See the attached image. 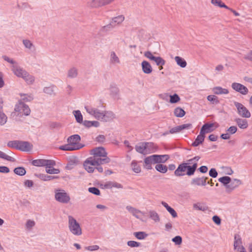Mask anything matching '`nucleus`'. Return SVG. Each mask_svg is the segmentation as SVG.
Here are the masks:
<instances>
[{
	"instance_id": "3",
	"label": "nucleus",
	"mask_w": 252,
	"mask_h": 252,
	"mask_svg": "<svg viewBox=\"0 0 252 252\" xmlns=\"http://www.w3.org/2000/svg\"><path fill=\"white\" fill-rule=\"evenodd\" d=\"M68 226L70 232L74 235L80 236L82 234V228L79 222L72 216H68Z\"/></svg>"
},
{
	"instance_id": "17",
	"label": "nucleus",
	"mask_w": 252,
	"mask_h": 252,
	"mask_svg": "<svg viewBox=\"0 0 252 252\" xmlns=\"http://www.w3.org/2000/svg\"><path fill=\"white\" fill-rule=\"evenodd\" d=\"M241 184V180L237 179H234L233 180L231 179V182L229 183L226 190L227 192H230L234 190L235 188H237Z\"/></svg>"
},
{
	"instance_id": "35",
	"label": "nucleus",
	"mask_w": 252,
	"mask_h": 252,
	"mask_svg": "<svg viewBox=\"0 0 252 252\" xmlns=\"http://www.w3.org/2000/svg\"><path fill=\"white\" fill-rule=\"evenodd\" d=\"M204 138L205 135H203V134L201 135V134L199 133V134L197 136L194 141L192 143V145L194 147L198 146L204 141Z\"/></svg>"
},
{
	"instance_id": "25",
	"label": "nucleus",
	"mask_w": 252,
	"mask_h": 252,
	"mask_svg": "<svg viewBox=\"0 0 252 252\" xmlns=\"http://www.w3.org/2000/svg\"><path fill=\"white\" fill-rule=\"evenodd\" d=\"M141 66L144 73L150 74L152 72V67L148 62L146 61H143L141 63Z\"/></svg>"
},
{
	"instance_id": "16",
	"label": "nucleus",
	"mask_w": 252,
	"mask_h": 252,
	"mask_svg": "<svg viewBox=\"0 0 252 252\" xmlns=\"http://www.w3.org/2000/svg\"><path fill=\"white\" fill-rule=\"evenodd\" d=\"M152 158L154 159V163L160 164V163L165 162L169 159V156L168 155H152Z\"/></svg>"
},
{
	"instance_id": "41",
	"label": "nucleus",
	"mask_w": 252,
	"mask_h": 252,
	"mask_svg": "<svg viewBox=\"0 0 252 252\" xmlns=\"http://www.w3.org/2000/svg\"><path fill=\"white\" fill-rule=\"evenodd\" d=\"M193 207L194 209L206 211L208 210V207L204 204H202L200 203H197L193 204Z\"/></svg>"
},
{
	"instance_id": "39",
	"label": "nucleus",
	"mask_w": 252,
	"mask_h": 252,
	"mask_svg": "<svg viewBox=\"0 0 252 252\" xmlns=\"http://www.w3.org/2000/svg\"><path fill=\"white\" fill-rule=\"evenodd\" d=\"M174 114L177 117L182 118L185 115V111L181 107H176L174 111Z\"/></svg>"
},
{
	"instance_id": "54",
	"label": "nucleus",
	"mask_w": 252,
	"mask_h": 252,
	"mask_svg": "<svg viewBox=\"0 0 252 252\" xmlns=\"http://www.w3.org/2000/svg\"><path fill=\"white\" fill-rule=\"evenodd\" d=\"M0 158L2 159H5L7 161H11V162H14L15 161V159L14 158L6 155L5 153H4L0 151Z\"/></svg>"
},
{
	"instance_id": "4",
	"label": "nucleus",
	"mask_w": 252,
	"mask_h": 252,
	"mask_svg": "<svg viewBox=\"0 0 252 252\" xmlns=\"http://www.w3.org/2000/svg\"><path fill=\"white\" fill-rule=\"evenodd\" d=\"M85 109L88 113L93 116L98 120H101L104 116L103 114L104 110H103L104 106L102 104L101 105L100 108H94L90 106H86Z\"/></svg>"
},
{
	"instance_id": "38",
	"label": "nucleus",
	"mask_w": 252,
	"mask_h": 252,
	"mask_svg": "<svg viewBox=\"0 0 252 252\" xmlns=\"http://www.w3.org/2000/svg\"><path fill=\"white\" fill-rule=\"evenodd\" d=\"M200 158V157L199 156H195L194 158L188 159L186 162H185L187 165H194V164L195 165V167H197V162Z\"/></svg>"
},
{
	"instance_id": "7",
	"label": "nucleus",
	"mask_w": 252,
	"mask_h": 252,
	"mask_svg": "<svg viewBox=\"0 0 252 252\" xmlns=\"http://www.w3.org/2000/svg\"><path fill=\"white\" fill-rule=\"evenodd\" d=\"M32 164L35 166H46L47 168H51L56 165V162L54 160L37 159L32 161Z\"/></svg>"
},
{
	"instance_id": "59",
	"label": "nucleus",
	"mask_w": 252,
	"mask_h": 252,
	"mask_svg": "<svg viewBox=\"0 0 252 252\" xmlns=\"http://www.w3.org/2000/svg\"><path fill=\"white\" fill-rule=\"evenodd\" d=\"M88 190L90 192L96 195H99L100 194V190L96 187L89 188Z\"/></svg>"
},
{
	"instance_id": "22",
	"label": "nucleus",
	"mask_w": 252,
	"mask_h": 252,
	"mask_svg": "<svg viewBox=\"0 0 252 252\" xmlns=\"http://www.w3.org/2000/svg\"><path fill=\"white\" fill-rule=\"evenodd\" d=\"M110 95L115 99H118L119 97V90L115 84H111L110 87Z\"/></svg>"
},
{
	"instance_id": "64",
	"label": "nucleus",
	"mask_w": 252,
	"mask_h": 252,
	"mask_svg": "<svg viewBox=\"0 0 252 252\" xmlns=\"http://www.w3.org/2000/svg\"><path fill=\"white\" fill-rule=\"evenodd\" d=\"M209 175L212 178H216L218 176V172L215 168H211L209 171Z\"/></svg>"
},
{
	"instance_id": "55",
	"label": "nucleus",
	"mask_w": 252,
	"mask_h": 252,
	"mask_svg": "<svg viewBox=\"0 0 252 252\" xmlns=\"http://www.w3.org/2000/svg\"><path fill=\"white\" fill-rule=\"evenodd\" d=\"M207 100L214 104L219 103L220 101L218 100V97L214 95H209L207 97Z\"/></svg>"
},
{
	"instance_id": "45",
	"label": "nucleus",
	"mask_w": 252,
	"mask_h": 252,
	"mask_svg": "<svg viewBox=\"0 0 252 252\" xmlns=\"http://www.w3.org/2000/svg\"><path fill=\"white\" fill-rule=\"evenodd\" d=\"M13 171L15 174L21 176L25 175L26 173V169L23 167H16Z\"/></svg>"
},
{
	"instance_id": "63",
	"label": "nucleus",
	"mask_w": 252,
	"mask_h": 252,
	"mask_svg": "<svg viewBox=\"0 0 252 252\" xmlns=\"http://www.w3.org/2000/svg\"><path fill=\"white\" fill-rule=\"evenodd\" d=\"M237 130V127L236 126H231L226 130V132L230 135L235 133Z\"/></svg>"
},
{
	"instance_id": "48",
	"label": "nucleus",
	"mask_w": 252,
	"mask_h": 252,
	"mask_svg": "<svg viewBox=\"0 0 252 252\" xmlns=\"http://www.w3.org/2000/svg\"><path fill=\"white\" fill-rule=\"evenodd\" d=\"M20 140H13V141H10L7 143V146L12 148H14L17 150H19V144H20Z\"/></svg>"
},
{
	"instance_id": "49",
	"label": "nucleus",
	"mask_w": 252,
	"mask_h": 252,
	"mask_svg": "<svg viewBox=\"0 0 252 252\" xmlns=\"http://www.w3.org/2000/svg\"><path fill=\"white\" fill-rule=\"evenodd\" d=\"M56 86L51 85L49 87H44L43 89V92L46 94L52 95L54 94Z\"/></svg>"
},
{
	"instance_id": "44",
	"label": "nucleus",
	"mask_w": 252,
	"mask_h": 252,
	"mask_svg": "<svg viewBox=\"0 0 252 252\" xmlns=\"http://www.w3.org/2000/svg\"><path fill=\"white\" fill-rule=\"evenodd\" d=\"M73 114L77 123L81 124L83 123V116L79 110H75L73 111Z\"/></svg>"
},
{
	"instance_id": "20",
	"label": "nucleus",
	"mask_w": 252,
	"mask_h": 252,
	"mask_svg": "<svg viewBox=\"0 0 252 252\" xmlns=\"http://www.w3.org/2000/svg\"><path fill=\"white\" fill-rule=\"evenodd\" d=\"M22 43L27 49H28L31 53L35 52L36 48L35 45L29 39H25L22 40Z\"/></svg>"
},
{
	"instance_id": "42",
	"label": "nucleus",
	"mask_w": 252,
	"mask_h": 252,
	"mask_svg": "<svg viewBox=\"0 0 252 252\" xmlns=\"http://www.w3.org/2000/svg\"><path fill=\"white\" fill-rule=\"evenodd\" d=\"M149 214L150 218L155 222H158L160 220L159 215L155 211L150 210Z\"/></svg>"
},
{
	"instance_id": "56",
	"label": "nucleus",
	"mask_w": 252,
	"mask_h": 252,
	"mask_svg": "<svg viewBox=\"0 0 252 252\" xmlns=\"http://www.w3.org/2000/svg\"><path fill=\"white\" fill-rule=\"evenodd\" d=\"M169 97H170L169 102L171 103H176L178 102L180 100V97L176 94H174L173 95H170Z\"/></svg>"
},
{
	"instance_id": "15",
	"label": "nucleus",
	"mask_w": 252,
	"mask_h": 252,
	"mask_svg": "<svg viewBox=\"0 0 252 252\" xmlns=\"http://www.w3.org/2000/svg\"><path fill=\"white\" fill-rule=\"evenodd\" d=\"M187 164L184 162L180 164L177 168L174 171V175L177 177L183 176L186 173L185 172L187 170Z\"/></svg>"
},
{
	"instance_id": "62",
	"label": "nucleus",
	"mask_w": 252,
	"mask_h": 252,
	"mask_svg": "<svg viewBox=\"0 0 252 252\" xmlns=\"http://www.w3.org/2000/svg\"><path fill=\"white\" fill-rule=\"evenodd\" d=\"M2 58L4 59V61L7 62L8 63H11L12 65L14 66V65H16L17 63L14 61L12 59H11L9 58L8 57L6 56H3Z\"/></svg>"
},
{
	"instance_id": "47",
	"label": "nucleus",
	"mask_w": 252,
	"mask_h": 252,
	"mask_svg": "<svg viewBox=\"0 0 252 252\" xmlns=\"http://www.w3.org/2000/svg\"><path fill=\"white\" fill-rule=\"evenodd\" d=\"M155 168L158 171L161 173H165L168 170L167 167L162 164H157L155 166Z\"/></svg>"
},
{
	"instance_id": "34",
	"label": "nucleus",
	"mask_w": 252,
	"mask_h": 252,
	"mask_svg": "<svg viewBox=\"0 0 252 252\" xmlns=\"http://www.w3.org/2000/svg\"><path fill=\"white\" fill-rule=\"evenodd\" d=\"M103 115L104 116L101 120L104 122L109 121L114 118V113L111 111H106L104 110Z\"/></svg>"
},
{
	"instance_id": "14",
	"label": "nucleus",
	"mask_w": 252,
	"mask_h": 252,
	"mask_svg": "<svg viewBox=\"0 0 252 252\" xmlns=\"http://www.w3.org/2000/svg\"><path fill=\"white\" fill-rule=\"evenodd\" d=\"M91 154L93 155V157H102L107 156V153L105 148L102 147H96L93 149L91 151Z\"/></svg>"
},
{
	"instance_id": "57",
	"label": "nucleus",
	"mask_w": 252,
	"mask_h": 252,
	"mask_svg": "<svg viewBox=\"0 0 252 252\" xmlns=\"http://www.w3.org/2000/svg\"><path fill=\"white\" fill-rule=\"evenodd\" d=\"M46 172L50 174H57L60 172V171L59 169L54 168L52 166L51 168H47L46 167Z\"/></svg>"
},
{
	"instance_id": "2",
	"label": "nucleus",
	"mask_w": 252,
	"mask_h": 252,
	"mask_svg": "<svg viewBox=\"0 0 252 252\" xmlns=\"http://www.w3.org/2000/svg\"><path fill=\"white\" fill-rule=\"evenodd\" d=\"M30 113L31 109L29 106L22 101H19L18 103L15 105L14 112H12L11 117L16 121H19L20 118L23 116H29Z\"/></svg>"
},
{
	"instance_id": "53",
	"label": "nucleus",
	"mask_w": 252,
	"mask_h": 252,
	"mask_svg": "<svg viewBox=\"0 0 252 252\" xmlns=\"http://www.w3.org/2000/svg\"><path fill=\"white\" fill-rule=\"evenodd\" d=\"M131 167L132 170L135 173H138L141 172V167L138 165L137 162L135 160H133L131 163Z\"/></svg>"
},
{
	"instance_id": "32",
	"label": "nucleus",
	"mask_w": 252,
	"mask_h": 252,
	"mask_svg": "<svg viewBox=\"0 0 252 252\" xmlns=\"http://www.w3.org/2000/svg\"><path fill=\"white\" fill-rule=\"evenodd\" d=\"M213 91L216 94H226L229 93L227 89L222 88L221 87H216L213 88Z\"/></svg>"
},
{
	"instance_id": "10",
	"label": "nucleus",
	"mask_w": 252,
	"mask_h": 252,
	"mask_svg": "<svg viewBox=\"0 0 252 252\" xmlns=\"http://www.w3.org/2000/svg\"><path fill=\"white\" fill-rule=\"evenodd\" d=\"M114 0H90L87 2V5L92 8H97L110 4Z\"/></svg>"
},
{
	"instance_id": "18",
	"label": "nucleus",
	"mask_w": 252,
	"mask_h": 252,
	"mask_svg": "<svg viewBox=\"0 0 252 252\" xmlns=\"http://www.w3.org/2000/svg\"><path fill=\"white\" fill-rule=\"evenodd\" d=\"M126 209L136 218L140 219L143 221V220L140 218L139 214H141L144 215V213L143 212L129 205L126 206Z\"/></svg>"
},
{
	"instance_id": "51",
	"label": "nucleus",
	"mask_w": 252,
	"mask_h": 252,
	"mask_svg": "<svg viewBox=\"0 0 252 252\" xmlns=\"http://www.w3.org/2000/svg\"><path fill=\"white\" fill-rule=\"evenodd\" d=\"M197 167H195V165L194 164V165H187V173L186 175L188 176H191L193 175L196 170Z\"/></svg>"
},
{
	"instance_id": "26",
	"label": "nucleus",
	"mask_w": 252,
	"mask_h": 252,
	"mask_svg": "<svg viewBox=\"0 0 252 252\" xmlns=\"http://www.w3.org/2000/svg\"><path fill=\"white\" fill-rule=\"evenodd\" d=\"M235 122L241 129H246L248 127V123L246 119L236 118L235 119Z\"/></svg>"
},
{
	"instance_id": "50",
	"label": "nucleus",
	"mask_w": 252,
	"mask_h": 252,
	"mask_svg": "<svg viewBox=\"0 0 252 252\" xmlns=\"http://www.w3.org/2000/svg\"><path fill=\"white\" fill-rule=\"evenodd\" d=\"M101 157H90L89 158L91 159L90 162L92 163L91 164H94V166H95L96 165H101Z\"/></svg>"
},
{
	"instance_id": "58",
	"label": "nucleus",
	"mask_w": 252,
	"mask_h": 252,
	"mask_svg": "<svg viewBox=\"0 0 252 252\" xmlns=\"http://www.w3.org/2000/svg\"><path fill=\"white\" fill-rule=\"evenodd\" d=\"M21 96L22 100L24 101H31L33 98L32 95H28L27 94H21Z\"/></svg>"
},
{
	"instance_id": "27",
	"label": "nucleus",
	"mask_w": 252,
	"mask_h": 252,
	"mask_svg": "<svg viewBox=\"0 0 252 252\" xmlns=\"http://www.w3.org/2000/svg\"><path fill=\"white\" fill-rule=\"evenodd\" d=\"M145 144L146 142H142L136 145L135 147L136 152L143 155L147 154L146 146Z\"/></svg>"
},
{
	"instance_id": "36",
	"label": "nucleus",
	"mask_w": 252,
	"mask_h": 252,
	"mask_svg": "<svg viewBox=\"0 0 252 252\" xmlns=\"http://www.w3.org/2000/svg\"><path fill=\"white\" fill-rule=\"evenodd\" d=\"M175 60L177 64L182 68H184L187 66V62L185 60L179 56H176Z\"/></svg>"
},
{
	"instance_id": "31",
	"label": "nucleus",
	"mask_w": 252,
	"mask_h": 252,
	"mask_svg": "<svg viewBox=\"0 0 252 252\" xmlns=\"http://www.w3.org/2000/svg\"><path fill=\"white\" fill-rule=\"evenodd\" d=\"M104 187L106 189H112V188L117 189L123 188L122 185L116 182H108L104 185Z\"/></svg>"
},
{
	"instance_id": "1",
	"label": "nucleus",
	"mask_w": 252,
	"mask_h": 252,
	"mask_svg": "<svg viewBox=\"0 0 252 252\" xmlns=\"http://www.w3.org/2000/svg\"><path fill=\"white\" fill-rule=\"evenodd\" d=\"M81 137L78 134H74L69 136L67 139L68 144L62 145L59 149L63 151H71L81 149L84 145L79 143Z\"/></svg>"
},
{
	"instance_id": "13",
	"label": "nucleus",
	"mask_w": 252,
	"mask_h": 252,
	"mask_svg": "<svg viewBox=\"0 0 252 252\" xmlns=\"http://www.w3.org/2000/svg\"><path fill=\"white\" fill-rule=\"evenodd\" d=\"M19 150L22 152H30L33 148V145L28 141H20Z\"/></svg>"
},
{
	"instance_id": "9",
	"label": "nucleus",
	"mask_w": 252,
	"mask_h": 252,
	"mask_svg": "<svg viewBox=\"0 0 252 252\" xmlns=\"http://www.w3.org/2000/svg\"><path fill=\"white\" fill-rule=\"evenodd\" d=\"M144 56L149 59L151 61H153L157 65L161 66L164 65L165 63V61L160 57L154 56L151 52L146 51L144 53Z\"/></svg>"
},
{
	"instance_id": "11",
	"label": "nucleus",
	"mask_w": 252,
	"mask_h": 252,
	"mask_svg": "<svg viewBox=\"0 0 252 252\" xmlns=\"http://www.w3.org/2000/svg\"><path fill=\"white\" fill-rule=\"evenodd\" d=\"M232 88L235 91L245 95L248 93V89L243 85L238 83H233L231 85Z\"/></svg>"
},
{
	"instance_id": "8",
	"label": "nucleus",
	"mask_w": 252,
	"mask_h": 252,
	"mask_svg": "<svg viewBox=\"0 0 252 252\" xmlns=\"http://www.w3.org/2000/svg\"><path fill=\"white\" fill-rule=\"evenodd\" d=\"M234 104L236 107L238 113L240 116L246 118H249L251 117V114L250 112L242 103L235 101Z\"/></svg>"
},
{
	"instance_id": "33",
	"label": "nucleus",
	"mask_w": 252,
	"mask_h": 252,
	"mask_svg": "<svg viewBox=\"0 0 252 252\" xmlns=\"http://www.w3.org/2000/svg\"><path fill=\"white\" fill-rule=\"evenodd\" d=\"M78 69L75 67H72L67 71V76L69 78H75L78 76Z\"/></svg>"
},
{
	"instance_id": "23",
	"label": "nucleus",
	"mask_w": 252,
	"mask_h": 252,
	"mask_svg": "<svg viewBox=\"0 0 252 252\" xmlns=\"http://www.w3.org/2000/svg\"><path fill=\"white\" fill-rule=\"evenodd\" d=\"M214 126V124L213 123L211 124H205L203 125L202 126L200 133V134H203V135H205V133L211 132L213 131V129L212 128L213 126Z\"/></svg>"
},
{
	"instance_id": "21",
	"label": "nucleus",
	"mask_w": 252,
	"mask_h": 252,
	"mask_svg": "<svg viewBox=\"0 0 252 252\" xmlns=\"http://www.w3.org/2000/svg\"><path fill=\"white\" fill-rule=\"evenodd\" d=\"M3 101L0 98V125L3 126L7 122V117L3 112Z\"/></svg>"
},
{
	"instance_id": "40",
	"label": "nucleus",
	"mask_w": 252,
	"mask_h": 252,
	"mask_svg": "<svg viewBox=\"0 0 252 252\" xmlns=\"http://www.w3.org/2000/svg\"><path fill=\"white\" fill-rule=\"evenodd\" d=\"M26 75H24L22 78L28 84H32L34 81V77L30 75L28 72H26Z\"/></svg>"
},
{
	"instance_id": "6",
	"label": "nucleus",
	"mask_w": 252,
	"mask_h": 252,
	"mask_svg": "<svg viewBox=\"0 0 252 252\" xmlns=\"http://www.w3.org/2000/svg\"><path fill=\"white\" fill-rule=\"evenodd\" d=\"M55 197L57 201L65 204L68 203L70 200L69 195L63 189L57 190Z\"/></svg>"
},
{
	"instance_id": "61",
	"label": "nucleus",
	"mask_w": 252,
	"mask_h": 252,
	"mask_svg": "<svg viewBox=\"0 0 252 252\" xmlns=\"http://www.w3.org/2000/svg\"><path fill=\"white\" fill-rule=\"evenodd\" d=\"M127 245L131 248L138 247L140 246V243L134 241H129L127 243Z\"/></svg>"
},
{
	"instance_id": "12",
	"label": "nucleus",
	"mask_w": 252,
	"mask_h": 252,
	"mask_svg": "<svg viewBox=\"0 0 252 252\" xmlns=\"http://www.w3.org/2000/svg\"><path fill=\"white\" fill-rule=\"evenodd\" d=\"M11 68L13 73L18 77L23 78L24 75L27 74L26 72L27 71L20 66L18 63L14 66H12Z\"/></svg>"
},
{
	"instance_id": "29",
	"label": "nucleus",
	"mask_w": 252,
	"mask_h": 252,
	"mask_svg": "<svg viewBox=\"0 0 252 252\" xmlns=\"http://www.w3.org/2000/svg\"><path fill=\"white\" fill-rule=\"evenodd\" d=\"M35 176L41 179V180L46 181H50L52 180L55 179H58L59 177L58 176H51V175H48L45 174H35Z\"/></svg>"
},
{
	"instance_id": "60",
	"label": "nucleus",
	"mask_w": 252,
	"mask_h": 252,
	"mask_svg": "<svg viewBox=\"0 0 252 252\" xmlns=\"http://www.w3.org/2000/svg\"><path fill=\"white\" fill-rule=\"evenodd\" d=\"M172 241L177 245L181 244L182 242V238L180 236H176L172 238Z\"/></svg>"
},
{
	"instance_id": "52",
	"label": "nucleus",
	"mask_w": 252,
	"mask_h": 252,
	"mask_svg": "<svg viewBox=\"0 0 252 252\" xmlns=\"http://www.w3.org/2000/svg\"><path fill=\"white\" fill-rule=\"evenodd\" d=\"M133 235L139 240H143L148 236V234L143 231L134 232Z\"/></svg>"
},
{
	"instance_id": "46",
	"label": "nucleus",
	"mask_w": 252,
	"mask_h": 252,
	"mask_svg": "<svg viewBox=\"0 0 252 252\" xmlns=\"http://www.w3.org/2000/svg\"><path fill=\"white\" fill-rule=\"evenodd\" d=\"M211 3L216 6L221 8H225L226 9H229V7L223 3L221 0H212Z\"/></svg>"
},
{
	"instance_id": "5",
	"label": "nucleus",
	"mask_w": 252,
	"mask_h": 252,
	"mask_svg": "<svg viewBox=\"0 0 252 252\" xmlns=\"http://www.w3.org/2000/svg\"><path fill=\"white\" fill-rule=\"evenodd\" d=\"M125 20V17L123 15H119L118 16L114 17L112 19L110 23L103 27H102L100 31L101 32H106L111 29H113L116 25H119L122 23Z\"/></svg>"
},
{
	"instance_id": "28",
	"label": "nucleus",
	"mask_w": 252,
	"mask_h": 252,
	"mask_svg": "<svg viewBox=\"0 0 252 252\" xmlns=\"http://www.w3.org/2000/svg\"><path fill=\"white\" fill-rule=\"evenodd\" d=\"M234 250H238V248L243 247L242 245V240L240 235L235 234L234 238Z\"/></svg>"
},
{
	"instance_id": "19",
	"label": "nucleus",
	"mask_w": 252,
	"mask_h": 252,
	"mask_svg": "<svg viewBox=\"0 0 252 252\" xmlns=\"http://www.w3.org/2000/svg\"><path fill=\"white\" fill-rule=\"evenodd\" d=\"M208 177H202L195 178L192 179L191 184L192 185H195L197 186H205L206 185V180Z\"/></svg>"
},
{
	"instance_id": "43",
	"label": "nucleus",
	"mask_w": 252,
	"mask_h": 252,
	"mask_svg": "<svg viewBox=\"0 0 252 252\" xmlns=\"http://www.w3.org/2000/svg\"><path fill=\"white\" fill-rule=\"evenodd\" d=\"M110 62L113 64L119 63L120 62L119 58L114 51L110 53Z\"/></svg>"
},
{
	"instance_id": "24",
	"label": "nucleus",
	"mask_w": 252,
	"mask_h": 252,
	"mask_svg": "<svg viewBox=\"0 0 252 252\" xmlns=\"http://www.w3.org/2000/svg\"><path fill=\"white\" fill-rule=\"evenodd\" d=\"M146 150L148 154L156 152L158 150V146L152 142H146Z\"/></svg>"
},
{
	"instance_id": "30",
	"label": "nucleus",
	"mask_w": 252,
	"mask_h": 252,
	"mask_svg": "<svg viewBox=\"0 0 252 252\" xmlns=\"http://www.w3.org/2000/svg\"><path fill=\"white\" fill-rule=\"evenodd\" d=\"M90 161L91 159L89 158H88L84 163V166L86 170L89 173H93L94 171V168L93 167L94 164H91L92 163Z\"/></svg>"
},
{
	"instance_id": "37",
	"label": "nucleus",
	"mask_w": 252,
	"mask_h": 252,
	"mask_svg": "<svg viewBox=\"0 0 252 252\" xmlns=\"http://www.w3.org/2000/svg\"><path fill=\"white\" fill-rule=\"evenodd\" d=\"M218 181L224 186L226 189L229 183L231 182V178L229 176H223L220 178Z\"/></svg>"
}]
</instances>
